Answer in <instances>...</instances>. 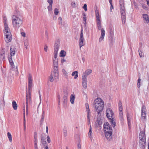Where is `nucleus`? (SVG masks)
<instances>
[{
  "label": "nucleus",
  "mask_w": 149,
  "mask_h": 149,
  "mask_svg": "<svg viewBox=\"0 0 149 149\" xmlns=\"http://www.w3.org/2000/svg\"><path fill=\"white\" fill-rule=\"evenodd\" d=\"M12 22L13 27L15 28H19L22 26L23 21L19 12H16L13 15Z\"/></svg>",
  "instance_id": "nucleus-1"
},
{
  "label": "nucleus",
  "mask_w": 149,
  "mask_h": 149,
  "mask_svg": "<svg viewBox=\"0 0 149 149\" xmlns=\"http://www.w3.org/2000/svg\"><path fill=\"white\" fill-rule=\"evenodd\" d=\"M104 130L105 132L106 138L110 140L112 138V129L108 122L104 123Z\"/></svg>",
  "instance_id": "nucleus-2"
},
{
  "label": "nucleus",
  "mask_w": 149,
  "mask_h": 149,
  "mask_svg": "<svg viewBox=\"0 0 149 149\" xmlns=\"http://www.w3.org/2000/svg\"><path fill=\"white\" fill-rule=\"evenodd\" d=\"M95 108L97 110V113L98 114L103 110L104 107V102L100 98L96 99L94 101Z\"/></svg>",
  "instance_id": "nucleus-3"
},
{
  "label": "nucleus",
  "mask_w": 149,
  "mask_h": 149,
  "mask_svg": "<svg viewBox=\"0 0 149 149\" xmlns=\"http://www.w3.org/2000/svg\"><path fill=\"white\" fill-rule=\"evenodd\" d=\"M3 32L4 35L6 36L5 38V41L7 43L10 42L12 40V35L8 24L4 25Z\"/></svg>",
  "instance_id": "nucleus-4"
},
{
  "label": "nucleus",
  "mask_w": 149,
  "mask_h": 149,
  "mask_svg": "<svg viewBox=\"0 0 149 149\" xmlns=\"http://www.w3.org/2000/svg\"><path fill=\"white\" fill-rule=\"evenodd\" d=\"M120 9L121 15L122 20L123 23H124L126 20L125 9L124 7L123 0H119Z\"/></svg>",
  "instance_id": "nucleus-5"
},
{
  "label": "nucleus",
  "mask_w": 149,
  "mask_h": 149,
  "mask_svg": "<svg viewBox=\"0 0 149 149\" xmlns=\"http://www.w3.org/2000/svg\"><path fill=\"white\" fill-rule=\"evenodd\" d=\"M54 78L55 80L56 81L58 78V63L54 64Z\"/></svg>",
  "instance_id": "nucleus-6"
},
{
  "label": "nucleus",
  "mask_w": 149,
  "mask_h": 149,
  "mask_svg": "<svg viewBox=\"0 0 149 149\" xmlns=\"http://www.w3.org/2000/svg\"><path fill=\"white\" fill-rule=\"evenodd\" d=\"M113 113L110 108H108L107 109L106 111V115L109 120L113 118Z\"/></svg>",
  "instance_id": "nucleus-7"
},
{
  "label": "nucleus",
  "mask_w": 149,
  "mask_h": 149,
  "mask_svg": "<svg viewBox=\"0 0 149 149\" xmlns=\"http://www.w3.org/2000/svg\"><path fill=\"white\" fill-rule=\"evenodd\" d=\"M79 47L80 48L81 47L84 45L83 43L84 41V39L83 35V30L82 29L81 30V33L80 34V37L79 38Z\"/></svg>",
  "instance_id": "nucleus-8"
},
{
  "label": "nucleus",
  "mask_w": 149,
  "mask_h": 149,
  "mask_svg": "<svg viewBox=\"0 0 149 149\" xmlns=\"http://www.w3.org/2000/svg\"><path fill=\"white\" fill-rule=\"evenodd\" d=\"M146 108L144 106H143L141 109V119L144 121L146 119Z\"/></svg>",
  "instance_id": "nucleus-9"
},
{
  "label": "nucleus",
  "mask_w": 149,
  "mask_h": 149,
  "mask_svg": "<svg viewBox=\"0 0 149 149\" xmlns=\"http://www.w3.org/2000/svg\"><path fill=\"white\" fill-rule=\"evenodd\" d=\"M139 147L141 149H145L146 146V140H139Z\"/></svg>",
  "instance_id": "nucleus-10"
},
{
  "label": "nucleus",
  "mask_w": 149,
  "mask_h": 149,
  "mask_svg": "<svg viewBox=\"0 0 149 149\" xmlns=\"http://www.w3.org/2000/svg\"><path fill=\"white\" fill-rule=\"evenodd\" d=\"M31 100V98L29 99V96H28V94L26 93V114H28V103L29 101H30Z\"/></svg>",
  "instance_id": "nucleus-11"
},
{
  "label": "nucleus",
  "mask_w": 149,
  "mask_h": 149,
  "mask_svg": "<svg viewBox=\"0 0 149 149\" xmlns=\"http://www.w3.org/2000/svg\"><path fill=\"white\" fill-rule=\"evenodd\" d=\"M102 124L101 119L100 118H98L96 122L95 123V126L96 127H101Z\"/></svg>",
  "instance_id": "nucleus-12"
},
{
  "label": "nucleus",
  "mask_w": 149,
  "mask_h": 149,
  "mask_svg": "<svg viewBox=\"0 0 149 149\" xmlns=\"http://www.w3.org/2000/svg\"><path fill=\"white\" fill-rule=\"evenodd\" d=\"M92 72V71L91 69H88L84 72L82 77L86 78L87 76H88Z\"/></svg>",
  "instance_id": "nucleus-13"
},
{
  "label": "nucleus",
  "mask_w": 149,
  "mask_h": 149,
  "mask_svg": "<svg viewBox=\"0 0 149 149\" xmlns=\"http://www.w3.org/2000/svg\"><path fill=\"white\" fill-rule=\"evenodd\" d=\"M60 42L58 40L56 41L54 44V52H57L58 50L59 47Z\"/></svg>",
  "instance_id": "nucleus-14"
},
{
  "label": "nucleus",
  "mask_w": 149,
  "mask_h": 149,
  "mask_svg": "<svg viewBox=\"0 0 149 149\" xmlns=\"http://www.w3.org/2000/svg\"><path fill=\"white\" fill-rule=\"evenodd\" d=\"M11 66L12 68L10 70V72L12 73L13 71H14L15 73H18L17 67L16 66V67H15L14 64L11 65Z\"/></svg>",
  "instance_id": "nucleus-15"
},
{
  "label": "nucleus",
  "mask_w": 149,
  "mask_h": 149,
  "mask_svg": "<svg viewBox=\"0 0 149 149\" xmlns=\"http://www.w3.org/2000/svg\"><path fill=\"white\" fill-rule=\"evenodd\" d=\"M82 84L83 87L86 89L87 88V79L84 77H82Z\"/></svg>",
  "instance_id": "nucleus-16"
},
{
  "label": "nucleus",
  "mask_w": 149,
  "mask_h": 149,
  "mask_svg": "<svg viewBox=\"0 0 149 149\" xmlns=\"http://www.w3.org/2000/svg\"><path fill=\"white\" fill-rule=\"evenodd\" d=\"M139 138L140 140H143V139L146 140V136L145 133L143 132H141L139 134Z\"/></svg>",
  "instance_id": "nucleus-17"
},
{
  "label": "nucleus",
  "mask_w": 149,
  "mask_h": 149,
  "mask_svg": "<svg viewBox=\"0 0 149 149\" xmlns=\"http://www.w3.org/2000/svg\"><path fill=\"white\" fill-rule=\"evenodd\" d=\"M143 17L144 20V22L146 23H148L149 22L148 16L146 14H143Z\"/></svg>",
  "instance_id": "nucleus-18"
},
{
  "label": "nucleus",
  "mask_w": 149,
  "mask_h": 149,
  "mask_svg": "<svg viewBox=\"0 0 149 149\" xmlns=\"http://www.w3.org/2000/svg\"><path fill=\"white\" fill-rule=\"evenodd\" d=\"M48 79L49 81H50L51 82H53L54 81V79L56 81L58 80V79L57 81L55 79L54 73H52L50 75Z\"/></svg>",
  "instance_id": "nucleus-19"
},
{
  "label": "nucleus",
  "mask_w": 149,
  "mask_h": 149,
  "mask_svg": "<svg viewBox=\"0 0 149 149\" xmlns=\"http://www.w3.org/2000/svg\"><path fill=\"white\" fill-rule=\"evenodd\" d=\"M13 47L11 46L10 47V54L11 56H14L15 54V50L13 48Z\"/></svg>",
  "instance_id": "nucleus-20"
},
{
  "label": "nucleus",
  "mask_w": 149,
  "mask_h": 149,
  "mask_svg": "<svg viewBox=\"0 0 149 149\" xmlns=\"http://www.w3.org/2000/svg\"><path fill=\"white\" fill-rule=\"evenodd\" d=\"M95 16L96 18V20L97 21H100V15L99 13V12L98 10H95Z\"/></svg>",
  "instance_id": "nucleus-21"
},
{
  "label": "nucleus",
  "mask_w": 149,
  "mask_h": 149,
  "mask_svg": "<svg viewBox=\"0 0 149 149\" xmlns=\"http://www.w3.org/2000/svg\"><path fill=\"white\" fill-rule=\"evenodd\" d=\"M75 99V96L73 94H72L70 96V101L72 104H74V100Z\"/></svg>",
  "instance_id": "nucleus-22"
},
{
  "label": "nucleus",
  "mask_w": 149,
  "mask_h": 149,
  "mask_svg": "<svg viewBox=\"0 0 149 149\" xmlns=\"http://www.w3.org/2000/svg\"><path fill=\"white\" fill-rule=\"evenodd\" d=\"M13 107L15 110H16L17 109V104L15 101H13L12 102Z\"/></svg>",
  "instance_id": "nucleus-23"
},
{
  "label": "nucleus",
  "mask_w": 149,
  "mask_h": 149,
  "mask_svg": "<svg viewBox=\"0 0 149 149\" xmlns=\"http://www.w3.org/2000/svg\"><path fill=\"white\" fill-rule=\"evenodd\" d=\"M66 54V52L64 50H61L60 53V56L61 57H64Z\"/></svg>",
  "instance_id": "nucleus-24"
},
{
  "label": "nucleus",
  "mask_w": 149,
  "mask_h": 149,
  "mask_svg": "<svg viewBox=\"0 0 149 149\" xmlns=\"http://www.w3.org/2000/svg\"><path fill=\"white\" fill-rule=\"evenodd\" d=\"M92 134H93V133H92V127H91V125H90V126L89 130V132L88 133V136L90 138H92Z\"/></svg>",
  "instance_id": "nucleus-25"
},
{
  "label": "nucleus",
  "mask_w": 149,
  "mask_h": 149,
  "mask_svg": "<svg viewBox=\"0 0 149 149\" xmlns=\"http://www.w3.org/2000/svg\"><path fill=\"white\" fill-rule=\"evenodd\" d=\"M97 26L98 30H101L102 25L101 22L100 21H97Z\"/></svg>",
  "instance_id": "nucleus-26"
},
{
  "label": "nucleus",
  "mask_w": 149,
  "mask_h": 149,
  "mask_svg": "<svg viewBox=\"0 0 149 149\" xmlns=\"http://www.w3.org/2000/svg\"><path fill=\"white\" fill-rule=\"evenodd\" d=\"M24 130L25 131L26 130V120L25 118V111L24 112Z\"/></svg>",
  "instance_id": "nucleus-27"
},
{
  "label": "nucleus",
  "mask_w": 149,
  "mask_h": 149,
  "mask_svg": "<svg viewBox=\"0 0 149 149\" xmlns=\"http://www.w3.org/2000/svg\"><path fill=\"white\" fill-rule=\"evenodd\" d=\"M110 121V122L111 123V125L112 127H114L116 125V123L113 120V118H112L110 119H109Z\"/></svg>",
  "instance_id": "nucleus-28"
},
{
  "label": "nucleus",
  "mask_w": 149,
  "mask_h": 149,
  "mask_svg": "<svg viewBox=\"0 0 149 149\" xmlns=\"http://www.w3.org/2000/svg\"><path fill=\"white\" fill-rule=\"evenodd\" d=\"M78 72L77 71H75L74 72H73L72 74V76H74L75 75V74H76L75 75V76L74 77V79H76L78 77Z\"/></svg>",
  "instance_id": "nucleus-29"
},
{
  "label": "nucleus",
  "mask_w": 149,
  "mask_h": 149,
  "mask_svg": "<svg viewBox=\"0 0 149 149\" xmlns=\"http://www.w3.org/2000/svg\"><path fill=\"white\" fill-rule=\"evenodd\" d=\"M67 96H64L63 97V101L64 104H67Z\"/></svg>",
  "instance_id": "nucleus-30"
},
{
  "label": "nucleus",
  "mask_w": 149,
  "mask_h": 149,
  "mask_svg": "<svg viewBox=\"0 0 149 149\" xmlns=\"http://www.w3.org/2000/svg\"><path fill=\"white\" fill-rule=\"evenodd\" d=\"M7 135L9 141L10 142H12V136L10 132H8L7 133Z\"/></svg>",
  "instance_id": "nucleus-31"
},
{
  "label": "nucleus",
  "mask_w": 149,
  "mask_h": 149,
  "mask_svg": "<svg viewBox=\"0 0 149 149\" xmlns=\"http://www.w3.org/2000/svg\"><path fill=\"white\" fill-rule=\"evenodd\" d=\"M24 46H25L26 48V49H27V46H28L29 44L28 41L27 39L25 40H24Z\"/></svg>",
  "instance_id": "nucleus-32"
},
{
  "label": "nucleus",
  "mask_w": 149,
  "mask_h": 149,
  "mask_svg": "<svg viewBox=\"0 0 149 149\" xmlns=\"http://www.w3.org/2000/svg\"><path fill=\"white\" fill-rule=\"evenodd\" d=\"M45 139H44L43 138L41 137L42 143L43 144L44 146H46L47 145V142Z\"/></svg>",
  "instance_id": "nucleus-33"
},
{
  "label": "nucleus",
  "mask_w": 149,
  "mask_h": 149,
  "mask_svg": "<svg viewBox=\"0 0 149 149\" xmlns=\"http://www.w3.org/2000/svg\"><path fill=\"white\" fill-rule=\"evenodd\" d=\"M101 36L104 37L105 34V31L103 28L101 29Z\"/></svg>",
  "instance_id": "nucleus-34"
},
{
  "label": "nucleus",
  "mask_w": 149,
  "mask_h": 149,
  "mask_svg": "<svg viewBox=\"0 0 149 149\" xmlns=\"http://www.w3.org/2000/svg\"><path fill=\"white\" fill-rule=\"evenodd\" d=\"M32 86H28V90H29V94L28 96H29V99L31 98V88Z\"/></svg>",
  "instance_id": "nucleus-35"
},
{
  "label": "nucleus",
  "mask_w": 149,
  "mask_h": 149,
  "mask_svg": "<svg viewBox=\"0 0 149 149\" xmlns=\"http://www.w3.org/2000/svg\"><path fill=\"white\" fill-rule=\"evenodd\" d=\"M138 51L139 52V54L140 57L141 58L143 57V53L141 52V50L140 49H139L138 50Z\"/></svg>",
  "instance_id": "nucleus-36"
},
{
  "label": "nucleus",
  "mask_w": 149,
  "mask_h": 149,
  "mask_svg": "<svg viewBox=\"0 0 149 149\" xmlns=\"http://www.w3.org/2000/svg\"><path fill=\"white\" fill-rule=\"evenodd\" d=\"M13 56H10V58H9V61L10 62V63L11 65H13L14 64L13 62Z\"/></svg>",
  "instance_id": "nucleus-37"
},
{
  "label": "nucleus",
  "mask_w": 149,
  "mask_h": 149,
  "mask_svg": "<svg viewBox=\"0 0 149 149\" xmlns=\"http://www.w3.org/2000/svg\"><path fill=\"white\" fill-rule=\"evenodd\" d=\"M52 2L51 3V4L49 5L47 7L48 11H50L52 10Z\"/></svg>",
  "instance_id": "nucleus-38"
},
{
  "label": "nucleus",
  "mask_w": 149,
  "mask_h": 149,
  "mask_svg": "<svg viewBox=\"0 0 149 149\" xmlns=\"http://www.w3.org/2000/svg\"><path fill=\"white\" fill-rule=\"evenodd\" d=\"M58 21L59 24H60L62 25V18L61 17H59L58 19Z\"/></svg>",
  "instance_id": "nucleus-39"
},
{
  "label": "nucleus",
  "mask_w": 149,
  "mask_h": 149,
  "mask_svg": "<svg viewBox=\"0 0 149 149\" xmlns=\"http://www.w3.org/2000/svg\"><path fill=\"white\" fill-rule=\"evenodd\" d=\"M83 19L84 21L85 22V23H84V24H86V17L85 13H84L83 14Z\"/></svg>",
  "instance_id": "nucleus-40"
},
{
  "label": "nucleus",
  "mask_w": 149,
  "mask_h": 149,
  "mask_svg": "<svg viewBox=\"0 0 149 149\" xmlns=\"http://www.w3.org/2000/svg\"><path fill=\"white\" fill-rule=\"evenodd\" d=\"M141 81V79H140V78H139L138 80V82L137 84V86L138 88H139L140 86V83Z\"/></svg>",
  "instance_id": "nucleus-41"
},
{
  "label": "nucleus",
  "mask_w": 149,
  "mask_h": 149,
  "mask_svg": "<svg viewBox=\"0 0 149 149\" xmlns=\"http://www.w3.org/2000/svg\"><path fill=\"white\" fill-rule=\"evenodd\" d=\"M63 132L64 136L65 137H66L67 135V131L65 128L64 129Z\"/></svg>",
  "instance_id": "nucleus-42"
},
{
  "label": "nucleus",
  "mask_w": 149,
  "mask_h": 149,
  "mask_svg": "<svg viewBox=\"0 0 149 149\" xmlns=\"http://www.w3.org/2000/svg\"><path fill=\"white\" fill-rule=\"evenodd\" d=\"M90 117H91V114L90 115H87V119L88 121V124H90Z\"/></svg>",
  "instance_id": "nucleus-43"
},
{
  "label": "nucleus",
  "mask_w": 149,
  "mask_h": 149,
  "mask_svg": "<svg viewBox=\"0 0 149 149\" xmlns=\"http://www.w3.org/2000/svg\"><path fill=\"white\" fill-rule=\"evenodd\" d=\"M119 116L121 119H123V111H120L119 112Z\"/></svg>",
  "instance_id": "nucleus-44"
},
{
  "label": "nucleus",
  "mask_w": 149,
  "mask_h": 149,
  "mask_svg": "<svg viewBox=\"0 0 149 149\" xmlns=\"http://www.w3.org/2000/svg\"><path fill=\"white\" fill-rule=\"evenodd\" d=\"M44 118L41 117V120H40V126H42V125L43 123V122L44 120Z\"/></svg>",
  "instance_id": "nucleus-45"
},
{
  "label": "nucleus",
  "mask_w": 149,
  "mask_h": 149,
  "mask_svg": "<svg viewBox=\"0 0 149 149\" xmlns=\"http://www.w3.org/2000/svg\"><path fill=\"white\" fill-rule=\"evenodd\" d=\"M127 119L128 125H129V124H130V117H129V116L128 114L127 115Z\"/></svg>",
  "instance_id": "nucleus-46"
},
{
  "label": "nucleus",
  "mask_w": 149,
  "mask_h": 149,
  "mask_svg": "<svg viewBox=\"0 0 149 149\" xmlns=\"http://www.w3.org/2000/svg\"><path fill=\"white\" fill-rule=\"evenodd\" d=\"M3 23L4 25L8 24L7 19L6 17H3Z\"/></svg>",
  "instance_id": "nucleus-47"
},
{
  "label": "nucleus",
  "mask_w": 149,
  "mask_h": 149,
  "mask_svg": "<svg viewBox=\"0 0 149 149\" xmlns=\"http://www.w3.org/2000/svg\"><path fill=\"white\" fill-rule=\"evenodd\" d=\"M5 58V55H0V61L4 59Z\"/></svg>",
  "instance_id": "nucleus-48"
},
{
  "label": "nucleus",
  "mask_w": 149,
  "mask_h": 149,
  "mask_svg": "<svg viewBox=\"0 0 149 149\" xmlns=\"http://www.w3.org/2000/svg\"><path fill=\"white\" fill-rule=\"evenodd\" d=\"M57 53H58V52H54V59H58L57 58Z\"/></svg>",
  "instance_id": "nucleus-49"
},
{
  "label": "nucleus",
  "mask_w": 149,
  "mask_h": 149,
  "mask_svg": "<svg viewBox=\"0 0 149 149\" xmlns=\"http://www.w3.org/2000/svg\"><path fill=\"white\" fill-rule=\"evenodd\" d=\"M34 147L35 149H38L37 146V141H34Z\"/></svg>",
  "instance_id": "nucleus-50"
},
{
  "label": "nucleus",
  "mask_w": 149,
  "mask_h": 149,
  "mask_svg": "<svg viewBox=\"0 0 149 149\" xmlns=\"http://www.w3.org/2000/svg\"><path fill=\"white\" fill-rule=\"evenodd\" d=\"M5 51L3 49H2L1 52H0V55H5Z\"/></svg>",
  "instance_id": "nucleus-51"
},
{
  "label": "nucleus",
  "mask_w": 149,
  "mask_h": 149,
  "mask_svg": "<svg viewBox=\"0 0 149 149\" xmlns=\"http://www.w3.org/2000/svg\"><path fill=\"white\" fill-rule=\"evenodd\" d=\"M32 80H28V86H32Z\"/></svg>",
  "instance_id": "nucleus-52"
},
{
  "label": "nucleus",
  "mask_w": 149,
  "mask_h": 149,
  "mask_svg": "<svg viewBox=\"0 0 149 149\" xmlns=\"http://www.w3.org/2000/svg\"><path fill=\"white\" fill-rule=\"evenodd\" d=\"M54 13L56 15H57L58 13V9L56 8L54 10Z\"/></svg>",
  "instance_id": "nucleus-53"
},
{
  "label": "nucleus",
  "mask_w": 149,
  "mask_h": 149,
  "mask_svg": "<svg viewBox=\"0 0 149 149\" xmlns=\"http://www.w3.org/2000/svg\"><path fill=\"white\" fill-rule=\"evenodd\" d=\"M37 133H36V132H34V139H35V140L34 141H37Z\"/></svg>",
  "instance_id": "nucleus-54"
},
{
  "label": "nucleus",
  "mask_w": 149,
  "mask_h": 149,
  "mask_svg": "<svg viewBox=\"0 0 149 149\" xmlns=\"http://www.w3.org/2000/svg\"><path fill=\"white\" fill-rule=\"evenodd\" d=\"M87 5L86 4H84V5L83 6V8L84 9V10L85 11H86L87 10Z\"/></svg>",
  "instance_id": "nucleus-55"
},
{
  "label": "nucleus",
  "mask_w": 149,
  "mask_h": 149,
  "mask_svg": "<svg viewBox=\"0 0 149 149\" xmlns=\"http://www.w3.org/2000/svg\"><path fill=\"white\" fill-rule=\"evenodd\" d=\"M28 80H31L32 79V76L30 74H29V75L28 76Z\"/></svg>",
  "instance_id": "nucleus-56"
},
{
  "label": "nucleus",
  "mask_w": 149,
  "mask_h": 149,
  "mask_svg": "<svg viewBox=\"0 0 149 149\" xmlns=\"http://www.w3.org/2000/svg\"><path fill=\"white\" fill-rule=\"evenodd\" d=\"M47 48L48 47L47 45H45L44 46V50L46 52H47Z\"/></svg>",
  "instance_id": "nucleus-57"
},
{
  "label": "nucleus",
  "mask_w": 149,
  "mask_h": 149,
  "mask_svg": "<svg viewBox=\"0 0 149 149\" xmlns=\"http://www.w3.org/2000/svg\"><path fill=\"white\" fill-rule=\"evenodd\" d=\"M64 92L65 95L64 96H68V91L67 90H65L64 91Z\"/></svg>",
  "instance_id": "nucleus-58"
},
{
  "label": "nucleus",
  "mask_w": 149,
  "mask_h": 149,
  "mask_svg": "<svg viewBox=\"0 0 149 149\" xmlns=\"http://www.w3.org/2000/svg\"><path fill=\"white\" fill-rule=\"evenodd\" d=\"M76 5V4L74 2H72L71 3V6L73 7H75Z\"/></svg>",
  "instance_id": "nucleus-59"
},
{
  "label": "nucleus",
  "mask_w": 149,
  "mask_h": 149,
  "mask_svg": "<svg viewBox=\"0 0 149 149\" xmlns=\"http://www.w3.org/2000/svg\"><path fill=\"white\" fill-rule=\"evenodd\" d=\"M58 59H54L53 60V64L58 63Z\"/></svg>",
  "instance_id": "nucleus-60"
},
{
  "label": "nucleus",
  "mask_w": 149,
  "mask_h": 149,
  "mask_svg": "<svg viewBox=\"0 0 149 149\" xmlns=\"http://www.w3.org/2000/svg\"><path fill=\"white\" fill-rule=\"evenodd\" d=\"M104 38V37L101 36L100 38H99V41L100 42L102 40H103V39Z\"/></svg>",
  "instance_id": "nucleus-61"
},
{
  "label": "nucleus",
  "mask_w": 149,
  "mask_h": 149,
  "mask_svg": "<svg viewBox=\"0 0 149 149\" xmlns=\"http://www.w3.org/2000/svg\"><path fill=\"white\" fill-rule=\"evenodd\" d=\"M66 61V60L64 58H61V62L62 63H63L64 62Z\"/></svg>",
  "instance_id": "nucleus-62"
},
{
  "label": "nucleus",
  "mask_w": 149,
  "mask_h": 149,
  "mask_svg": "<svg viewBox=\"0 0 149 149\" xmlns=\"http://www.w3.org/2000/svg\"><path fill=\"white\" fill-rule=\"evenodd\" d=\"M47 142L49 143H50L51 142V140H50V138H49V136H47Z\"/></svg>",
  "instance_id": "nucleus-63"
},
{
  "label": "nucleus",
  "mask_w": 149,
  "mask_h": 149,
  "mask_svg": "<svg viewBox=\"0 0 149 149\" xmlns=\"http://www.w3.org/2000/svg\"><path fill=\"white\" fill-rule=\"evenodd\" d=\"M21 34L23 37H25L26 36L25 33L24 32H21Z\"/></svg>",
  "instance_id": "nucleus-64"
}]
</instances>
